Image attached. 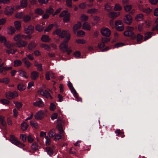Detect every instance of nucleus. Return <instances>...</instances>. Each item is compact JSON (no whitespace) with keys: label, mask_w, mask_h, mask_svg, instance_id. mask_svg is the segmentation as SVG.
Wrapping results in <instances>:
<instances>
[{"label":"nucleus","mask_w":158,"mask_h":158,"mask_svg":"<svg viewBox=\"0 0 158 158\" xmlns=\"http://www.w3.org/2000/svg\"><path fill=\"white\" fill-rule=\"evenodd\" d=\"M60 37L64 38L66 37L65 41L62 42L60 46V48L64 52H67L68 54L69 55L72 52L70 48H68L67 43L70 39V35L68 31H62L60 35Z\"/></svg>","instance_id":"f257e3e1"},{"label":"nucleus","mask_w":158,"mask_h":158,"mask_svg":"<svg viewBox=\"0 0 158 158\" xmlns=\"http://www.w3.org/2000/svg\"><path fill=\"white\" fill-rule=\"evenodd\" d=\"M47 110L46 109L40 110L38 111L35 115V117L37 119H40L43 118L46 114Z\"/></svg>","instance_id":"f03ea898"},{"label":"nucleus","mask_w":158,"mask_h":158,"mask_svg":"<svg viewBox=\"0 0 158 158\" xmlns=\"http://www.w3.org/2000/svg\"><path fill=\"white\" fill-rule=\"evenodd\" d=\"M67 85L71 90V92L73 94L74 97L76 98V100L78 102V94L74 88L72 83L69 81H68Z\"/></svg>","instance_id":"7ed1b4c3"},{"label":"nucleus","mask_w":158,"mask_h":158,"mask_svg":"<svg viewBox=\"0 0 158 158\" xmlns=\"http://www.w3.org/2000/svg\"><path fill=\"white\" fill-rule=\"evenodd\" d=\"M127 30L124 33V35L125 36H133L132 39H134L135 37L132 31L134 30V28L132 27L128 26L127 27Z\"/></svg>","instance_id":"20e7f679"},{"label":"nucleus","mask_w":158,"mask_h":158,"mask_svg":"<svg viewBox=\"0 0 158 158\" xmlns=\"http://www.w3.org/2000/svg\"><path fill=\"white\" fill-rule=\"evenodd\" d=\"M115 26L116 29L119 31H122L124 29L123 23L120 20L116 21L115 23Z\"/></svg>","instance_id":"39448f33"},{"label":"nucleus","mask_w":158,"mask_h":158,"mask_svg":"<svg viewBox=\"0 0 158 158\" xmlns=\"http://www.w3.org/2000/svg\"><path fill=\"white\" fill-rule=\"evenodd\" d=\"M101 34L103 36L108 37L110 35L111 32L110 30L107 27H103L101 30Z\"/></svg>","instance_id":"423d86ee"},{"label":"nucleus","mask_w":158,"mask_h":158,"mask_svg":"<svg viewBox=\"0 0 158 158\" xmlns=\"http://www.w3.org/2000/svg\"><path fill=\"white\" fill-rule=\"evenodd\" d=\"M38 94H39L41 95L46 98H48L49 97H50V98H52L50 94L47 90H44L42 89L38 91Z\"/></svg>","instance_id":"0eeeda50"},{"label":"nucleus","mask_w":158,"mask_h":158,"mask_svg":"<svg viewBox=\"0 0 158 158\" xmlns=\"http://www.w3.org/2000/svg\"><path fill=\"white\" fill-rule=\"evenodd\" d=\"M18 96L17 93L15 91H14L13 92H9L6 94V98L9 99H12Z\"/></svg>","instance_id":"6e6552de"},{"label":"nucleus","mask_w":158,"mask_h":158,"mask_svg":"<svg viewBox=\"0 0 158 158\" xmlns=\"http://www.w3.org/2000/svg\"><path fill=\"white\" fill-rule=\"evenodd\" d=\"M132 18L129 14L126 15L123 19L124 22L128 24H131L132 22Z\"/></svg>","instance_id":"1a4fd4ad"},{"label":"nucleus","mask_w":158,"mask_h":158,"mask_svg":"<svg viewBox=\"0 0 158 158\" xmlns=\"http://www.w3.org/2000/svg\"><path fill=\"white\" fill-rule=\"evenodd\" d=\"M15 9L11 6L6 7L5 9V12L6 15H11L14 12Z\"/></svg>","instance_id":"9d476101"},{"label":"nucleus","mask_w":158,"mask_h":158,"mask_svg":"<svg viewBox=\"0 0 158 158\" xmlns=\"http://www.w3.org/2000/svg\"><path fill=\"white\" fill-rule=\"evenodd\" d=\"M62 119L60 118H58L56 120V122L58 124L56 126V127L60 132H62L63 131L62 126Z\"/></svg>","instance_id":"9b49d317"},{"label":"nucleus","mask_w":158,"mask_h":158,"mask_svg":"<svg viewBox=\"0 0 158 158\" xmlns=\"http://www.w3.org/2000/svg\"><path fill=\"white\" fill-rule=\"evenodd\" d=\"M34 29V27L31 25H30L27 27L25 28L24 32L27 34H31L33 32Z\"/></svg>","instance_id":"f8f14e48"},{"label":"nucleus","mask_w":158,"mask_h":158,"mask_svg":"<svg viewBox=\"0 0 158 158\" xmlns=\"http://www.w3.org/2000/svg\"><path fill=\"white\" fill-rule=\"evenodd\" d=\"M39 75V73L36 71H32L31 74V78L32 80H36Z\"/></svg>","instance_id":"ddd939ff"},{"label":"nucleus","mask_w":158,"mask_h":158,"mask_svg":"<svg viewBox=\"0 0 158 158\" xmlns=\"http://www.w3.org/2000/svg\"><path fill=\"white\" fill-rule=\"evenodd\" d=\"M33 104L35 106H37L39 108L43 107L44 106V104L41 99L38 101L34 102Z\"/></svg>","instance_id":"4468645a"},{"label":"nucleus","mask_w":158,"mask_h":158,"mask_svg":"<svg viewBox=\"0 0 158 158\" xmlns=\"http://www.w3.org/2000/svg\"><path fill=\"white\" fill-rule=\"evenodd\" d=\"M5 46L7 48H10L12 47H15L16 44L12 42H10L9 41H6L4 44Z\"/></svg>","instance_id":"2eb2a0df"},{"label":"nucleus","mask_w":158,"mask_h":158,"mask_svg":"<svg viewBox=\"0 0 158 158\" xmlns=\"http://www.w3.org/2000/svg\"><path fill=\"white\" fill-rule=\"evenodd\" d=\"M10 140L11 143L15 145H18L19 143V141L13 135L10 136Z\"/></svg>","instance_id":"dca6fc26"},{"label":"nucleus","mask_w":158,"mask_h":158,"mask_svg":"<svg viewBox=\"0 0 158 158\" xmlns=\"http://www.w3.org/2000/svg\"><path fill=\"white\" fill-rule=\"evenodd\" d=\"M16 30L15 28L12 26L9 27L7 29V32L10 35H12L15 33Z\"/></svg>","instance_id":"f3484780"},{"label":"nucleus","mask_w":158,"mask_h":158,"mask_svg":"<svg viewBox=\"0 0 158 158\" xmlns=\"http://www.w3.org/2000/svg\"><path fill=\"white\" fill-rule=\"evenodd\" d=\"M15 44V47H24L27 45V42L24 41H22L16 43Z\"/></svg>","instance_id":"a211bd4d"},{"label":"nucleus","mask_w":158,"mask_h":158,"mask_svg":"<svg viewBox=\"0 0 158 158\" xmlns=\"http://www.w3.org/2000/svg\"><path fill=\"white\" fill-rule=\"evenodd\" d=\"M22 61L24 64V65L27 68H28L31 65V64L29 61L28 60L26 57L22 60Z\"/></svg>","instance_id":"6ab92c4d"},{"label":"nucleus","mask_w":158,"mask_h":158,"mask_svg":"<svg viewBox=\"0 0 158 158\" xmlns=\"http://www.w3.org/2000/svg\"><path fill=\"white\" fill-rule=\"evenodd\" d=\"M120 14L119 12H111L109 14V16L111 18L114 19L118 16Z\"/></svg>","instance_id":"aec40b11"},{"label":"nucleus","mask_w":158,"mask_h":158,"mask_svg":"<svg viewBox=\"0 0 158 158\" xmlns=\"http://www.w3.org/2000/svg\"><path fill=\"white\" fill-rule=\"evenodd\" d=\"M83 28L86 30H89L91 29V26L87 22L84 23L82 25Z\"/></svg>","instance_id":"412c9836"},{"label":"nucleus","mask_w":158,"mask_h":158,"mask_svg":"<svg viewBox=\"0 0 158 158\" xmlns=\"http://www.w3.org/2000/svg\"><path fill=\"white\" fill-rule=\"evenodd\" d=\"M28 126L27 123L25 122H23L21 124V129L23 131H25L27 129Z\"/></svg>","instance_id":"4be33fe9"},{"label":"nucleus","mask_w":158,"mask_h":158,"mask_svg":"<svg viewBox=\"0 0 158 158\" xmlns=\"http://www.w3.org/2000/svg\"><path fill=\"white\" fill-rule=\"evenodd\" d=\"M46 152L50 156L52 155L53 154V149L50 147H47L45 148Z\"/></svg>","instance_id":"5701e85b"},{"label":"nucleus","mask_w":158,"mask_h":158,"mask_svg":"<svg viewBox=\"0 0 158 158\" xmlns=\"http://www.w3.org/2000/svg\"><path fill=\"white\" fill-rule=\"evenodd\" d=\"M16 29L17 30H19L21 27V22L19 21H17L14 23Z\"/></svg>","instance_id":"b1692460"},{"label":"nucleus","mask_w":158,"mask_h":158,"mask_svg":"<svg viewBox=\"0 0 158 158\" xmlns=\"http://www.w3.org/2000/svg\"><path fill=\"white\" fill-rule=\"evenodd\" d=\"M36 46V44L34 41H33L29 44L28 46V49L30 50H32L35 48Z\"/></svg>","instance_id":"393cba45"},{"label":"nucleus","mask_w":158,"mask_h":158,"mask_svg":"<svg viewBox=\"0 0 158 158\" xmlns=\"http://www.w3.org/2000/svg\"><path fill=\"white\" fill-rule=\"evenodd\" d=\"M26 89V86L23 84H19L18 85V89L20 91L24 90Z\"/></svg>","instance_id":"a878e982"},{"label":"nucleus","mask_w":158,"mask_h":158,"mask_svg":"<svg viewBox=\"0 0 158 158\" xmlns=\"http://www.w3.org/2000/svg\"><path fill=\"white\" fill-rule=\"evenodd\" d=\"M79 26L78 25H75L73 27L74 32L75 33H77V36L79 35Z\"/></svg>","instance_id":"bb28decb"},{"label":"nucleus","mask_w":158,"mask_h":158,"mask_svg":"<svg viewBox=\"0 0 158 158\" xmlns=\"http://www.w3.org/2000/svg\"><path fill=\"white\" fill-rule=\"evenodd\" d=\"M20 5L22 8L26 7L27 6V0H21L20 1Z\"/></svg>","instance_id":"cd10ccee"},{"label":"nucleus","mask_w":158,"mask_h":158,"mask_svg":"<svg viewBox=\"0 0 158 158\" xmlns=\"http://www.w3.org/2000/svg\"><path fill=\"white\" fill-rule=\"evenodd\" d=\"M19 75L23 77H25L26 78H27V77L26 76V74H27L26 72L24 71L23 70H20L18 71Z\"/></svg>","instance_id":"c85d7f7f"},{"label":"nucleus","mask_w":158,"mask_h":158,"mask_svg":"<svg viewBox=\"0 0 158 158\" xmlns=\"http://www.w3.org/2000/svg\"><path fill=\"white\" fill-rule=\"evenodd\" d=\"M41 40L43 42H48L49 41L50 39L47 35H44L41 37Z\"/></svg>","instance_id":"c756f323"},{"label":"nucleus","mask_w":158,"mask_h":158,"mask_svg":"<svg viewBox=\"0 0 158 158\" xmlns=\"http://www.w3.org/2000/svg\"><path fill=\"white\" fill-rule=\"evenodd\" d=\"M23 21L27 23L30 21L31 20V16L29 15H26L24 16H23Z\"/></svg>","instance_id":"7c9ffc66"},{"label":"nucleus","mask_w":158,"mask_h":158,"mask_svg":"<svg viewBox=\"0 0 158 158\" xmlns=\"http://www.w3.org/2000/svg\"><path fill=\"white\" fill-rule=\"evenodd\" d=\"M35 12L36 14L41 15L44 13V11L40 8H38L35 10Z\"/></svg>","instance_id":"2f4dec72"},{"label":"nucleus","mask_w":158,"mask_h":158,"mask_svg":"<svg viewBox=\"0 0 158 158\" xmlns=\"http://www.w3.org/2000/svg\"><path fill=\"white\" fill-rule=\"evenodd\" d=\"M143 17V15L142 14H139L136 15L135 17V19L138 21H140L142 20Z\"/></svg>","instance_id":"473e14b6"},{"label":"nucleus","mask_w":158,"mask_h":158,"mask_svg":"<svg viewBox=\"0 0 158 158\" xmlns=\"http://www.w3.org/2000/svg\"><path fill=\"white\" fill-rule=\"evenodd\" d=\"M98 12V10L95 8L89 9L87 11V12L90 14H95Z\"/></svg>","instance_id":"72a5a7b5"},{"label":"nucleus","mask_w":158,"mask_h":158,"mask_svg":"<svg viewBox=\"0 0 158 158\" xmlns=\"http://www.w3.org/2000/svg\"><path fill=\"white\" fill-rule=\"evenodd\" d=\"M13 39L15 41L22 40V38H21V34H18L15 35L14 36Z\"/></svg>","instance_id":"f704fd0d"},{"label":"nucleus","mask_w":158,"mask_h":158,"mask_svg":"<svg viewBox=\"0 0 158 158\" xmlns=\"http://www.w3.org/2000/svg\"><path fill=\"white\" fill-rule=\"evenodd\" d=\"M23 16V14L22 12H18L15 14V17L18 19H21Z\"/></svg>","instance_id":"c9c22d12"},{"label":"nucleus","mask_w":158,"mask_h":158,"mask_svg":"<svg viewBox=\"0 0 158 158\" xmlns=\"http://www.w3.org/2000/svg\"><path fill=\"white\" fill-rule=\"evenodd\" d=\"M41 47L42 48H44L45 50H46L48 51L51 50V48L48 45L43 44H41Z\"/></svg>","instance_id":"e433bc0d"},{"label":"nucleus","mask_w":158,"mask_h":158,"mask_svg":"<svg viewBox=\"0 0 158 158\" xmlns=\"http://www.w3.org/2000/svg\"><path fill=\"white\" fill-rule=\"evenodd\" d=\"M15 106L18 109H20L22 106L23 104L21 102H14Z\"/></svg>","instance_id":"4c0bfd02"},{"label":"nucleus","mask_w":158,"mask_h":158,"mask_svg":"<svg viewBox=\"0 0 158 158\" xmlns=\"http://www.w3.org/2000/svg\"><path fill=\"white\" fill-rule=\"evenodd\" d=\"M45 144L46 146H48L50 144L51 139L48 136H45Z\"/></svg>","instance_id":"58836bf2"},{"label":"nucleus","mask_w":158,"mask_h":158,"mask_svg":"<svg viewBox=\"0 0 158 158\" xmlns=\"http://www.w3.org/2000/svg\"><path fill=\"white\" fill-rule=\"evenodd\" d=\"M88 16L84 14H82L81 16V20L82 21H85L88 20Z\"/></svg>","instance_id":"ea45409f"},{"label":"nucleus","mask_w":158,"mask_h":158,"mask_svg":"<svg viewBox=\"0 0 158 158\" xmlns=\"http://www.w3.org/2000/svg\"><path fill=\"white\" fill-rule=\"evenodd\" d=\"M143 37L142 35L138 34L137 36V41L138 44L140 43L141 41L143 40Z\"/></svg>","instance_id":"a19ab883"},{"label":"nucleus","mask_w":158,"mask_h":158,"mask_svg":"<svg viewBox=\"0 0 158 158\" xmlns=\"http://www.w3.org/2000/svg\"><path fill=\"white\" fill-rule=\"evenodd\" d=\"M152 33L150 32H147L144 37V40L146 41L148 39L150 38L152 36Z\"/></svg>","instance_id":"79ce46f5"},{"label":"nucleus","mask_w":158,"mask_h":158,"mask_svg":"<svg viewBox=\"0 0 158 158\" xmlns=\"http://www.w3.org/2000/svg\"><path fill=\"white\" fill-rule=\"evenodd\" d=\"M14 63V66L15 67L20 66L22 64V62L19 60H15Z\"/></svg>","instance_id":"37998d69"},{"label":"nucleus","mask_w":158,"mask_h":158,"mask_svg":"<svg viewBox=\"0 0 158 158\" xmlns=\"http://www.w3.org/2000/svg\"><path fill=\"white\" fill-rule=\"evenodd\" d=\"M10 82V79L9 78L6 77L1 79V82L4 83L6 84H8Z\"/></svg>","instance_id":"c03bdc74"},{"label":"nucleus","mask_w":158,"mask_h":158,"mask_svg":"<svg viewBox=\"0 0 158 158\" xmlns=\"http://www.w3.org/2000/svg\"><path fill=\"white\" fill-rule=\"evenodd\" d=\"M48 135L50 137L52 138L56 135L55 133L54 132V130L52 129L48 132Z\"/></svg>","instance_id":"a18cd8bd"},{"label":"nucleus","mask_w":158,"mask_h":158,"mask_svg":"<svg viewBox=\"0 0 158 158\" xmlns=\"http://www.w3.org/2000/svg\"><path fill=\"white\" fill-rule=\"evenodd\" d=\"M51 74H53V73L52 72L48 71L46 72L45 74V78L47 80H49L50 79V75H51Z\"/></svg>","instance_id":"49530a36"},{"label":"nucleus","mask_w":158,"mask_h":158,"mask_svg":"<svg viewBox=\"0 0 158 158\" xmlns=\"http://www.w3.org/2000/svg\"><path fill=\"white\" fill-rule=\"evenodd\" d=\"M64 138V136L62 134H60L56 135L54 139L55 140H57L60 139H61Z\"/></svg>","instance_id":"de8ad7c7"},{"label":"nucleus","mask_w":158,"mask_h":158,"mask_svg":"<svg viewBox=\"0 0 158 158\" xmlns=\"http://www.w3.org/2000/svg\"><path fill=\"white\" fill-rule=\"evenodd\" d=\"M44 28L42 26L38 24L36 27V30L39 32H40L43 30Z\"/></svg>","instance_id":"09e8293b"},{"label":"nucleus","mask_w":158,"mask_h":158,"mask_svg":"<svg viewBox=\"0 0 158 158\" xmlns=\"http://www.w3.org/2000/svg\"><path fill=\"white\" fill-rule=\"evenodd\" d=\"M122 9V7L118 4H116L114 6V9L115 11L120 10Z\"/></svg>","instance_id":"8fccbe9b"},{"label":"nucleus","mask_w":158,"mask_h":158,"mask_svg":"<svg viewBox=\"0 0 158 158\" xmlns=\"http://www.w3.org/2000/svg\"><path fill=\"white\" fill-rule=\"evenodd\" d=\"M38 145L35 143H33L31 146L32 148L35 151L37 150L38 149Z\"/></svg>","instance_id":"3c124183"},{"label":"nucleus","mask_w":158,"mask_h":158,"mask_svg":"<svg viewBox=\"0 0 158 158\" xmlns=\"http://www.w3.org/2000/svg\"><path fill=\"white\" fill-rule=\"evenodd\" d=\"M6 38L4 36L0 35V42L3 44L6 41Z\"/></svg>","instance_id":"603ef678"},{"label":"nucleus","mask_w":158,"mask_h":158,"mask_svg":"<svg viewBox=\"0 0 158 158\" xmlns=\"http://www.w3.org/2000/svg\"><path fill=\"white\" fill-rule=\"evenodd\" d=\"M124 8L125 11L128 12L131 9L132 6L131 5H127L124 7Z\"/></svg>","instance_id":"864d4df0"},{"label":"nucleus","mask_w":158,"mask_h":158,"mask_svg":"<svg viewBox=\"0 0 158 158\" xmlns=\"http://www.w3.org/2000/svg\"><path fill=\"white\" fill-rule=\"evenodd\" d=\"M30 125L31 126L34 127L35 128H37L38 127L37 123L34 121L30 122Z\"/></svg>","instance_id":"5fc2aeb1"},{"label":"nucleus","mask_w":158,"mask_h":158,"mask_svg":"<svg viewBox=\"0 0 158 158\" xmlns=\"http://www.w3.org/2000/svg\"><path fill=\"white\" fill-rule=\"evenodd\" d=\"M112 9V7H111L110 5L107 4L105 5V10L109 11Z\"/></svg>","instance_id":"6e6d98bb"},{"label":"nucleus","mask_w":158,"mask_h":158,"mask_svg":"<svg viewBox=\"0 0 158 158\" xmlns=\"http://www.w3.org/2000/svg\"><path fill=\"white\" fill-rule=\"evenodd\" d=\"M70 15L69 14L65 16L63 19V20L64 22H68L69 20Z\"/></svg>","instance_id":"4d7b16f0"},{"label":"nucleus","mask_w":158,"mask_h":158,"mask_svg":"<svg viewBox=\"0 0 158 158\" xmlns=\"http://www.w3.org/2000/svg\"><path fill=\"white\" fill-rule=\"evenodd\" d=\"M20 137L22 140L23 142H25L26 140L27 136L25 135L24 134H21L20 135Z\"/></svg>","instance_id":"13d9d810"},{"label":"nucleus","mask_w":158,"mask_h":158,"mask_svg":"<svg viewBox=\"0 0 158 158\" xmlns=\"http://www.w3.org/2000/svg\"><path fill=\"white\" fill-rule=\"evenodd\" d=\"M4 118L2 116H0V121L2 124L3 126H5L6 125V123L4 120Z\"/></svg>","instance_id":"bf43d9fd"},{"label":"nucleus","mask_w":158,"mask_h":158,"mask_svg":"<svg viewBox=\"0 0 158 158\" xmlns=\"http://www.w3.org/2000/svg\"><path fill=\"white\" fill-rule=\"evenodd\" d=\"M53 24H51L49 25L45 30L44 32H48L50 31L53 27Z\"/></svg>","instance_id":"052dcab7"},{"label":"nucleus","mask_w":158,"mask_h":158,"mask_svg":"<svg viewBox=\"0 0 158 158\" xmlns=\"http://www.w3.org/2000/svg\"><path fill=\"white\" fill-rule=\"evenodd\" d=\"M61 32L60 29H57L54 32L53 34H56L60 37V34H61Z\"/></svg>","instance_id":"680f3d73"},{"label":"nucleus","mask_w":158,"mask_h":158,"mask_svg":"<svg viewBox=\"0 0 158 158\" xmlns=\"http://www.w3.org/2000/svg\"><path fill=\"white\" fill-rule=\"evenodd\" d=\"M67 10H64L63 11L60 15V17H64L66 15H68L67 14Z\"/></svg>","instance_id":"e2e57ef3"},{"label":"nucleus","mask_w":158,"mask_h":158,"mask_svg":"<svg viewBox=\"0 0 158 158\" xmlns=\"http://www.w3.org/2000/svg\"><path fill=\"white\" fill-rule=\"evenodd\" d=\"M54 12L53 9L51 7L48 8L46 10V12L47 13L49 14H51Z\"/></svg>","instance_id":"0e129e2a"},{"label":"nucleus","mask_w":158,"mask_h":158,"mask_svg":"<svg viewBox=\"0 0 158 158\" xmlns=\"http://www.w3.org/2000/svg\"><path fill=\"white\" fill-rule=\"evenodd\" d=\"M1 102L2 104L5 105H7L9 103V101L6 99H2L1 101Z\"/></svg>","instance_id":"69168bd1"},{"label":"nucleus","mask_w":158,"mask_h":158,"mask_svg":"<svg viewBox=\"0 0 158 158\" xmlns=\"http://www.w3.org/2000/svg\"><path fill=\"white\" fill-rule=\"evenodd\" d=\"M58 117V114L56 113H54L52 114L51 117V119L52 120H54L57 118Z\"/></svg>","instance_id":"338daca9"},{"label":"nucleus","mask_w":158,"mask_h":158,"mask_svg":"<svg viewBox=\"0 0 158 158\" xmlns=\"http://www.w3.org/2000/svg\"><path fill=\"white\" fill-rule=\"evenodd\" d=\"M110 41V39L106 38H103L102 39V42L104 44Z\"/></svg>","instance_id":"774afa93"}]
</instances>
